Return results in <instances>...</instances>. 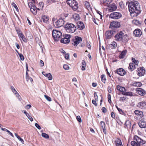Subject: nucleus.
<instances>
[{"mask_svg": "<svg viewBox=\"0 0 146 146\" xmlns=\"http://www.w3.org/2000/svg\"><path fill=\"white\" fill-rule=\"evenodd\" d=\"M129 10L130 13H135L138 14L140 13V9L139 5L137 1L134 2H131L129 3L128 5Z\"/></svg>", "mask_w": 146, "mask_h": 146, "instance_id": "1", "label": "nucleus"}, {"mask_svg": "<svg viewBox=\"0 0 146 146\" xmlns=\"http://www.w3.org/2000/svg\"><path fill=\"white\" fill-rule=\"evenodd\" d=\"M115 38L116 41H121L125 44H126L129 40V38L127 35L125 34L122 31L118 33L115 36Z\"/></svg>", "mask_w": 146, "mask_h": 146, "instance_id": "2", "label": "nucleus"}, {"mask_svg": "<svg viewBox=\"0 0 146 146\" xmlns=\"http://www.w3.org/2000/svg\"><path fill=\"white\" fill-rule=\"evenodd\" d=\"M64 28L67 32L71 33H74L76 29L74 24L70 23L66 24L64 26Z\"/></svg>", "mask_w": 146, "mask_h": 146, "instance_id": "3", "label": "nucleus"}, {"mask_svg": "<svg viewBox=\"0 0 146 146\" xmlns=\"http://www.w3.org/2000/svg\"><path fill=\"white\" fill-rule=\"evenodd\" d=\"M67 3L72 8L74 11H76L78 6L77 1L75 0H67Z\"/></svg>", "mask_w": 146, "mask_h": 146, "instance_id": "4", "label": "nucleus"}, {"mask_svg": "<svg viewBox=\"0 0 146 146\" xmlns=\"http://www.w3.org/2000/svg\"><path fill=\"white\" fill-rule=\"evenodd\" d=\"M52 20L54 26L56 28L60 27L63 26L64 23V19L62 18H60L56 21H55V18H53Z\"/></svg>", "mask_w": 146, "mask_h": 146, "instance_id": "5", "label": "nucleus"}, {"mask_svg": "<svg viewBox=\"0 0 146 146\" xmlns=\"http://www.w3.org/2000/svg\"><path fill=\"white\" fill-rule=\"evenodd\" d=\"M52 35L55 40L58 41L62 37V33L60 31L54 30L52 33Z\"/></svg>", "mask_w": 146, "mask_h": 146, "instance_id": "6", "label": "nucleus"}, {"mask_svg": "<svg viewBox=\"0 0 146 146\" xmlns=\"http://www.w3.org/2000/svg\"><path fill=\"white\" fill-rule=\"evenodd\" d=\"M122 16V15L120 13L115 12L111 13L109 17L113 19H120Z\"/></svg>", "mask_w": 146, "mask_h": 146, "instance_id": "7", "label": "nucleus"}, {"mask_svg": "<svg viewBox=\"0 0 146 146\" xmlns=\"http://www.w3.org/2000/svg\"><path fill=\"white\" fill-rule=\"evenodd\" d=\"M120 26V24L119 22L117 21H113L111 22L110 25V28H118Z\"/></svg>", "mask_w": 146, "mask_h": 146, "instance_id": "8", "label": "nucleus"}, {"mask_svg": "<svg viewBox=\"0 0 146 146\" xmlns=\"http://www.w3.org/2000/svg\"><path fill=\"white\" fill-rule=\"evenodd\" d=\"M134 139L135 140L138 144H139L140 146L143 145L146 142L141 139L137 135H135L134 137Z\"/></svg>", "mask_w": 146, "mask_h": 146, "instance_id": "9", "label": "nucleus"}, {"mask_svg": "<svg viewBox=\"0 0 146 146\" xmlns=\"http://www.w3.org/2000/svg\"><path fill=\"white\" fill-rule=\"evenodd\" d=\"M82 38L80 37L76 36L75 37V39L74 40L72 44L75 46H76L82 41Z\"/></svg>", "mask_w": 146, "mask_h": 146, "instance_id": "10", "label": "nucleus"}, {"mask_svg": "<svg viewBox=\"0 0 146 146\" xmlns=\"http://www.w3.org/2000/svg\"><path fill=\"white\" fill-rule=\"evenodd\" d=\"M133 34L135 36L140 37L142 34V33L140 29H135L133 32Z\"/></svg>", "mask_w": 146, "mask_h": 146, "instance_id": "11", "label": "nucleus"}, {"mask_svg": "<svg viewBox=\"0 0 146 146\" xmlns=\"http://www.w3.org/2000/svg\"><path fill=\"white\" fill-rule=\"evenodd\" d=\"M115 72L121 76H124L125 73V71L122 68L117 69L115 71Z\"/></svg>", "mask_w": 146, "mask_h": 146, "instance_id": "12", "label": "nucleus"}, {"mask_svg": "<svg viewBox=\"0 0 146 146\" xmlns=\"http://www.w3.org/2000/svg\"><path fill=\"white\" fill-rule=\"evenodd\" d=\"M114 32V31L110 30L107 31L106 33V38L107 39L111 38Z\"/></svg>", "mask_w": 146, "mask_h": 146, "instance_id": "13", "label": "nucleus"}, {"mask_svg": "<svg viewBox=\"0 0 146 146\" xmlns=\"http://www.w3.org/2000/svg\"><path fill=\"white\" fill-rule=\"evenodd\" d=\"M137 106L141 109H145L146 108V102L142 101L139 103L137 105Z\"/></svg>", "mask_w": 146, "mask_h": 146, "instance_id": "14", "label": "nucleus"}, {"mask_svg": "<svg viewBox=\"0 0 146 146\" xmlns=\"http://www.w3.org/2000/svg\"><path fill=\"white\" fill-rule=\"evenodd\" d=\"M139 127L141 128L146 127V122L143 120H141L138 123Z\"/></svg>", "mask_w": 146, "mask_h": 146, "instance_id": "15", "label": "nucleus"}, {"mask_svg": "<svg viewBox=\"0 0 146 146\" xmlns=\"http://www.w3.org/2000/svg\"><path fill=\"white\" fill-rule=\"evenodd\" d=\"M30 10L33 14L36 15L37 11H39L40 9L36 7H33V8H30Z\"/></svg>", "mask_w": 146, "mask_h": 146, "instance_id": "16", "label": "nucleus"}, {"mask_svg": "<svg viewBox=\"0 0 146 146\" xmlns=\"http://www.w3.org/2000/svg\"><path fill=\"white\" fill-rule=\"evenodd\" d=\"M117 9V7L115 4L111 5L110 7H109L108 11L111 12L115 11Z\"/></svg>", "mask_w": 146, "mask_h": 146, "instance_id": "17", "label": "nucleus"}, {"mask_svg": "<svg viewBox=\"0 0 146 146\" xmlns=\"http://www.w3.org/2000/svg\"><path fill=\"white\" fill-rule=\"evenodd\" d=\"M61 38L62 39L60 40V42L62 43L67 44L69 43L70 42V39H68L65 38L63 36H62Z\"/></svg>", "mask_w": 146, "mask_h": 146, "instance_id": "18", "label": "nucleus"}, {"mask_svg": "<svg viewBox=\"0 0 146 146\" xmlns=\"http://www.w3.org/2000/svg\"><path fill=\"white\" fill-rule=\"evenodd\" d=\"M137 90L138 94L141 95L143 96L145 94V90L141 88H137Z\"/></svg>", "mask_w": 146, "mask_h": 146, "instance_id": "19", "label": "nucleus"}, {"mask_svg": "<svg viewBox=\"0 0 146 146\" xmlns=\"http://www.w3.org/2000/svg\"><path fill=\"white\" fill-rule=\"evenodd\" d=\"M117 89L118 90L122 92V94H123V92H125L126 91V90L125 88L121 86H120L118 85L117 86Z\"/></svg>", "mask_w": 146, "mask_h": 146, "instance_id": "20", "label": "nucleus"}, {"mask_svg": "<svg viewBox=\"0 0 146 146\" xmlns=\"http://www.w3.org/2000/svg\"><path fill=\"white\" fill-rule=\"evenodd\" d=\"M127 52V50H124L122 51L120 55L119 56V57L120 58H124Z\"/></svg>", "mask_w": 146, "mask_h": 146, "instance_id": "21", "label": "nucleus"}, {"mask_svg": "<svg viewBox=\"0 0 146 146\" xmlns=\"http://www.w3.org/2000/svg\"><path fill=\"white\" fill-rule=\"evenodd\" d=\"M145 72V70H144L143 68H141L138 70V74L139 76H142L144 75Z\"/></svg>", "mask_w": 146, "mask_h": 146, "instance_id": "22", "label": "nucleus"}, {"mask_svg": "<svg viewBox=\"0 0 146 146\" xmlns=\"http://www.w3.org/2000/svg\"><path fill=\"white\" fill-rule=\"evenodd\" d=\"M77 26L80 29H83L84 28V26L83 23L81 21H79L77 23Z\"/></svg>", "mask_w": 146, "mask_h": 146, "instance_id": "23", "label": "nucleus"}, {"mask_svg": "<svg viewBox=\"0 0 146 146\" xmlns=\"http://www.w3.org/2000/svg\"><path fill=\"white\" fill-rule=\"evenodd\" d=\"M136 65H135V64L130 63L128 67L129 69L131 71H132L136 68Z\"/></svg>", "mask_w": 146, "mask_h": 146, "instance_id": "24", "label": "nucleus"}, {"mask_svg": "<svg viewBox=\"0 0 146 146\" xmlns=\"http://www.w3.org/2000/svg\"><path fill=\"white\" fill-rule=\"evenodd\" d=\"M116 146H123L122 144L121 140L118 139L115 141Z\"/></svg>", "mask_w": 146, "mask_h": 146, "instance_id": "25", "label": "nucleus"}, {"mask_svg": "<svg viewBox=\"0 0 146 146\" xmlns=\"http://www.w3.org/2000/svg\"><path fill=\"white\" fill-rule=\"evenodd\" d=\"M11 90L12 91L14 94H15L16 96L18 97L20 96L19 94L17 93L16 90L15 89L14 87L13 86H11Z\"/></svg>", "mask_w": 146, "mask_h": 146, "instance_id": "26", "label": "nucleus"}, {"mask_svg": "<svg viewBox=\"0 0 146 146\" xmlns=\"http://www.w3.org/2000/svg\"><path fill=\"white\" fill-rule=\"evenodd\" d=\"M125 127L127 128H130L131 126V124L129 120H127L125 124Z\"/></svg>", "mask_w": 146, "mask_h": 146, "instance_id": "27", "label": "nucleus"}, {"mask_svg": "<svg viewBox=\"0 0 146 146\" xmlns=\"http://www.w3.org/2000/svg\"><path fill=\"white\" fill-rule=\"evenodd\" d=\"M117 43L115 41L112 42L111 44L110 45V46L112 49L115 48L117 47Z\"/></svg>", "mask_w": 146, "mask_h": 146, "instance_id": "28", "label": "nucleus"}, {"mask_svg": "<svg viewBox=\"0 0 146 146\" xmlns=\"http://www.w3.org/2000/svg\"><path fill=\"white\" fill-rule=\"evenodd\" d=\"M42 18L43 21L44 23H46L48 21L49 19L47 16L43 15L42 16Z\"/></svg>", "mask_w": 146, "mask_h": 146, "instance_id": "29", "label": "nucleus"}, {"mask_svg": "<svg viewBox=\"0 0 146 146\" xmlns=\"http://www.w3.org/2000/svg\"><path fill=\"white\" fill-rule=\"evenodd\" d=\"M84 5L86 9L89 10L91 8L90 6L89 3L87 1H85L84 2Z\"/></svg>", "mask_w": 146, "mask_h": 146, "instance_id": "30", "label": "nucleus"}, {"mask_svg": "<svg viewBox=\"0 0 146 146\" xmlns=\"http://www.w3.org/2000/svg\"><path fill=\"white\" fill-rule=\"evenodd\" d=\"M132 23L133 24H134L137 25H138L141 24V23L140 21L137 20L136 19L133 20L132 21Z\"/></svg>", "mask_w": 146, "mask_h": 146, "instance_id": "31", "label": "nucleus"}, {"mask_svg": "<svg viewBox=\"0 0 146 146\" xmlns=\"http://www.w3.org/2000/svg\"><path fill=\"white\" fill-rule=\"evenodd\" d=\"M73 17L76 20H79L80 19L79 15L76 13L74 14L73 15Z\"/></svg>", "mask_w": 146, "mask_h": 146, "instance_id": "32", "label": "nucleus"}, {"mask_svg": "<svg viewBox=\"0 0 146 146\" xmlns=\"http://www.w3.org/2000/svg\"><path fill=\"white\" fill-rule=\"evenodd\" d=\"M123 95L125 96H133V93L131 92H123Z\"/></svg>", "mask_w": 146, "mask_h": 146, "instance_id": "33", "label": "nucleus"}, {"mask_svg": "<svg viewBox=\"0 0 146 146\" xmlns=\"http://www.w3.org/2000/svg\"><path fill=\"white\" fill-rule=\"evenodd\" d=\"M1 129L3 131H5L7 132V133H9V134L10 135H11L12 137H14V135H13V133H11V132H10L9 130H8L7 129H6L2 128H1Z\"/></svg>", "mask_w": 146, "mask_h": 146, "instance_id": "34", "label": "nucleus"}, {"mask_svg": "<svg viewBox=\"0 0 146 146\" xmlns=\"http://www.w3.org/2000/svg\"><path fill=\"white\" fill-rule=\"evenodd\" d=\"M44 76L48 78V79L49 80H51L52 79V76L51 74L50 73L46 74L44 75Z\"/></svg>", "mask_w": 146, "mask_h": 146, "instance_id": "35", "label": "nucleus"}, {"mask_svg": "<svg viewBox=\"0 0 146 146\" xmlns=\"http://www.w3.org/2000/svg\"><path fill=\"white\" fill-rule=\"evenodd\" d=\"M15 136L22 143L24 144V141L23 140V139L21 138L16 133H15Z\"/></svg>", "mask_w": 146, "mask_h": 146, "instance_id": "36", "label": "nucleus"}, {"mask_svg": "<svg viewBox=\"0 0 146 146\" xmlns=\"http://www.w3.org/2000/svg\"><path fill=\"white\" fill-rule=\"evenodd\" d=\"M142 84L140 82H135L133 84L134 86L140 87L142 85Z\"/></svg>", "mask_w": 146, "mask_h": 146, "instance_id": "37", "label": "nucleus"}, {"mask_svg": "<svg viewBox=\"0 0 146 146\" xmlns=\"http://www.w3.org/2000/svg\"><path fill=\"white\" fill-rule=\"evenodd\" d=\"M131 144L132 146H140L136 141H132L131 143Z\"/></svg>", "mask_w": 146, "mask_h": 146, "instance_id": "38", "label": "nucleus"}, {"mask_svg": "<svg viewBox=\"0 0 146 146\" xmlns=\"http://www.w3.org/2000/svg\"><path fill=\"white\" fill-rule=\"evenodd\" d=\"M134 113L136 115H141L143 114V112L140 111L136 110L135 111Z\"/></svg>", "mask_w": 146, "mask_h": 146, "instance_id": "39", "label": "nucleus"}, {"mask_svg": "<svg viewBox=\"0 0 146 146\" xmlns=\"http://www.w3.org/2000/svg\"><path fill=\"white\" fill-rule=\"evenodd\" d=\"M17 31L18 36L20 38H21L24 35L22 32L20 30H17Z\"/></svg>", "mask_w": 146, "mask_h": 146, "instance_id": "40", "label": "nucleus"}, {"mask_svg": "<svg viewBox=\"0 0 146 146\" xmlns=\"http://www.w3.org/2000/svg\"><path fill=\"white\" fill-rule=\"evenodd\" d=\"M102 81L104 83H105L106 79L105 78V76L104 75H102L101 76Z\"/></svg>", "mask_w": 146, "mask_h": 146, "instance_id": "41", "label": "nucleus"}, {"mask_svg": "<svg viewBox=\"0 0 146 146\" xmlns=\"http://www.w3.org/2000/svg\"><path fill=\"white\" fill-rule=\"evenodd\" d=\"M41 135L42 137L46 139H48L49 138V135L45 133H42Z\"/></svg>", "mask_w": 146, "mask_h": 146, "instance_id": "42", "label": "nucleus"}, {"mask_svg": "<svg viewBox=\"0 0 146 146\" xmlns=\"http://www.w3.org/2000/svg\"><path fill=\"white\" fill-rule=\"evenodd\" d=\"M63 36L66 39H70V38L71 37V35H70L66 34L65 35H64Z\"/></svg>", "mask_w": 146, "mask_h": 146, "instance_id": "43", "label": "nucleus"}, {"mask_svg": "<svg viewBox=\"0 0 146 146\" xmlns=\"http://www.w3.org/2000/svg\"><path fill=\"white\" fill-rule=\"evenodd\" d=\"M100 125L102 129L105 128V123L104 121H102L100 122Z\"/></svg>", "mask_w": 146, "mask_h": 146, "instance_id": "44", "label": "nucleus"}, {"mask_svg": "<svg viewBox=\"0 0 146 146\" xmlns=\"http://www.w3.org/2000/svg\"><path fill=\"white\" fill-rule=\"evenodd\" d=\"M12 5L17 11L19 10L18 9V8L17 6L14 2H12Z\"/></svg>", "mask_w": 146, "mask_h": 146, "instance_id": "45", "label": "nucleus"}, {"mask_svg": "<svg viewBox=\"0 0 146 146\" xmlns=\"http://www.w3.org/2000/svg\"><path fill=\"white\" fill-rule=\"evenodd\" d=\"M112 1V0H103L104 3H106V4L110 3Z\"/></svg>", "mask_w": 146, "mask_h": 146, "instance_id": "46", "label": "nucleus"}, {"mask_svg": "<svg viewBox=\"0 0 146 146\" xmlns=\"http://www.w3.org/2000/svg\"><path fill=\"white\" fill-rule=\"evenodd\" d=\"M19 55L20 58L21 60H23L24 59V57L22 54L21 53H19Z\"/></svg>", "mask_w": 146, "mask_h": 146, "instance_id": "47", "label": "nucleus"}, {"mask_svg": "<svg viewBox=\"0 0 146 146\" xmlns=\"http://www.w3.org/2000/svg\"><path fill=\"white\" fill-rule=\"evenodd\" d=\"M63 68L66 70H68L69 68V66L67 64L64 65H63Z\"/></svg>", "mask_w": 146, "mask_h": 146, "instance_id": "48", "label": "nucleus"}, {"mask_svg": "<svg viewBox=\"0 0 146 146\" xmlns=\"http://www.w3.org/2000/svg\"><path fill=\"white\" fill-rule=\"evenodd\" d=\"M28 117V119L30 120V121H32L33 120V119L31 116L28 113L27 115H26Z\"/></svg>", "mask_w": 146, "mask_h": 146, "instance_id": "49", "label": "nucleus"}, {"mask_svg": "<svg viewBox=\"0 0 146 146\" xmlns=\"http://www.w3.org/2000/svg\"><path fill=\"white\" fill-rule=\"evenodd\" d=\"M44 97L46 99L49 101H51V99L50 97L47 95H44Z\"/></svg>", "mask_w": 146, "mask_h": 146, "instance_id": "50", "label": "nucleus"}, {"mask_svg": "<svg viewBox=\"0 0 146 146\" xmlns=\"http://www.w3.org/2000/svg\"><path fill=\"white\" fill-rule=\"evenodd\" d=\"M21 38L24 42H27V40L24 35L22 36Z\"/></svg>", "mask_w": 146, "mask_h": 146, "instance_id": "51", "label": "nucleus"}, {"mask_svg": "<svg viewBox=\"0 0 146 146\" xmlns=\"http://www.w3.org/2000/svg\"><path fill=\"white\" fill-rule=\"evenodd\" d=\"M108 102L110 103L111 102V96L109 94H108Z\"/></svg>", "mask_w": 146, "mask_h": 146, "instance_id": "52", "label": "nucleus"}, {"mask_svg": "<svg viewBox=\"0 0 146 146\" xmlns=\"http://www.w3.org/2000/svg\"><path fill=\"white\" fill-rule=\"evenodd\" d=\"M76 119L79 122H82V120L80 116L78 115Z\"/></svg>", "mask_w": 146, "mask_h": 146, "instance_id": "53", "label": "nucleus"}, {"mask_svg": "<svg viewBox=\"0 0 146 146\" xmlns=\"http://www.w3.org/2000/svg\"><path fill=\"white\" fill-rule=\"evenodd\" d=\"M29 7L33 8V7H36L35 5H34L33 3H31L30 4V3L29 4Z\"/></svg>", "mask_w": 146, "mask_h": 146, "instance_id": "54", "label": "nucleus"}, {"mask_svg": "<svg viewBox=\"0 0 146 146\" xmlns=\"http://www.w3.org/2000/svg\"><path fill=\"white\" fill-rule=\"evenodd\" d=\"M35 125L36 127L38 129H41V127L37 123H36L35 124Z\"/></svg>", "mask_w": 146, "mask_h": 146, "instance_id": "55", "label": "nucleus"}, {"mask_svg": "<svg viewBox=\"0 0 146 146\" xmlns=\"http://www.w3.org/2000/svg\"><path fill=\"white\" fill-rule=\"evenodd\" d=\"M102 112L104 113L106 112L107 111L106 108L104 107H103L102 108Z\"/></svg>", "mask_w": 146, "mask_h": 146, "instance_id": "56", "label": "nucleus"}, {"mask_svg": "<svg viewBox=\"0 0 146 146\" xmlns=\"http://www.w3.org/2000/svg\"><path fill=\"white\" fill-rule=\"evenodd\" d=\"M92 20L96 24L98 25L97 23V22H98V21L97 19H96L95 18H93Z\"/></svg>", "mask_w": 146, "mask_h": 146, "instance_id": "57", "label": "nucleus"}, {"mask_svg": "<svg viewBox=\"0 0 146 146\" xmlns=\"http://www.w3.org/2000/svg\"><path fill=\"white\" fill-rule=\"evenodd\" d=\"M48 3H51L56 2V0H48Z\"/></svg>", "mask_w": 146, "mask_h": 146, "instance_id": "58", "label": "nucleus"}, {"mask_svg": "<svg viewBox=\"0 0 146 146\" xmlns=\"http://www.w3.org/2000/svg\"><path fill=\"white\" fill-rule=\"evenodd\" d=\"M92 103L93 104H94L96 106H97V104L96 103V101L95 100H93L92 101Z\"/></svg>", "mask_w": 146, "mask_h": 146, "instance_id": "59", "label": "nucleus"}, {"mask_svg": "<svg viewBox=\"0 0 146 146\" xmlns=\"http://www.w3.org/2000/svg\"><path fill=\"white\" fill-rule=\"evenodd\" d=\"M31 107V106L30 105H27L25 107V108L26 109H29Z\"/></svg>", "mask_w": 146, "mask_h": 146, "instance_id": "60", "label": "nucleus"}, {"mask_svg": "<svg viewBox=\"0 0 146 146\" xmlns=\"http://www.w3.org/2000/svg\"><path fill=\"white\" fill-rule=\"evenodd\" d=\"M94 95L95 100H96L98 99V96L97 94V93L96 92L94 93Z\"/></svg>", "mask_w": 146, "mask_h": 146, "instance_id": "61", "label": "nucleus"}, {"mask_svg": "<svg viewBox=\"0 0 146 146\" xmlns=\"http://www.w3.org/2000/svg\"><path fill=\"white\" fill-rule=\"evenodd\" d=\"M118 111H119V112L121 114H123L124 113V112L120 108L118 109Z\"/></svg>", "mask_w": 146, "mask_h": 146, "instance_id": "62", "label": "nucleus"}, {"mask_svg": "<svg viewBox=\"0 0 146 146\" xmlns=\"http://www.w3.org/2000/svg\"><path fill=\"white\" fill-rule=\"evenodd\" d=\"M108 92L109 93H111V88L110 86H108Z\"/></svg>", "mask_w": 146, "mask_h": 146, "instance_id": "63", "label": "nucleus"}, {"mask_svg": "<svg viewBox=\"0 0 146 146\" xmlns=\"http://www.w3.org/2000/svg\"><path fill=\"white\" fill-rule=\"evenodd\" d=\"M111 116L113 118H114L115 117V115L114 113L112 112L111 113Z\"/></svg>", "mask_w": 146, "mask_h": 146, "instance_id": "64", "label": "nucleus"}]
</instances>
